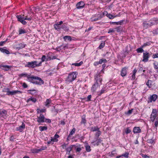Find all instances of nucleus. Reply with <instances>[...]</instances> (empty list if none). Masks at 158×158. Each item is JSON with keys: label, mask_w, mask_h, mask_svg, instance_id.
Returning a JSON list of instances; mask_svg holds the SVG:
<instances>
[{"label": "nucleus", "mask_w": 158, "mask_h": 158, "mask_svg": "<svg viewBox=\"0 0 158 158\" xmlns=\"http://www.w3.org/2000/svg\"><path fill=\"white\" fill-rule=\"evenodd\" d=\"M28 81L36 85H41L44 83V81L40 77L32 76L31 77L28 75L27 77Z\"/></svg>", "instance_id": "1"}, {"label": "nucleus", "mask_w": 158, "mask_h": 158, "mask_svg": "<svg viewBox=\"0 0 158 158\" xmlns=\"http://www.w3.org/2000/svg\"><path fill=\"white\" fill-rule=\"evenodd\" d=\"M77 74V73L76 72H73L69 73L65 80L66 83L69 84L73 81L76 78Z\"/></svg>", "instance_id": "2"}, {"label": "nucleus", "mask_w": 158, "mask_h": 158, "mask_svg": "<svg viewBox=\"0 0 158 158\" xmlns=\"http://www.w3.org/2000/svg\"><path fill=\"white\" fill-rule=\"evenodd\" d=\"M158 19L154 18L153 19L150 20L148 21H144L143 23V27L146 29L151 26L156 24L158 23Z\"/></svg>", "instance_id": "3"}, {"label": "nucleus", "mask_w": 158, "mask_h": 158, "mask_svg": "<svg viewBox=\"0 0 158 158\" xmlns=\"http://www.w3.org/2000/svg\"><path fill=\"white\" fill-rule=\"evenodd\" d=\"M40 66H41V62L38 63L37 61H33L27 62L25 66L34 68Z\"/></svg>", "instance_id": "4"}, {"label": "nucleus", "mask_w": 158, "mask_h": 158, "mask_svg": "<svg viewBox=\"0 0 158 158\" xmlns=\"http://www.w3.org/2000/svg\"><path fill=\"white\" fill-rule=\"evenodd\" d=\"M95 82L96 83L101 85L102 81V76L100 73H97L94 76Z\"/></svg>", "instance_id": "5"}, {"label": "nucleus", "mask_w": 158, "mask_h": 158, "mask_svg": "<svg viewBox=\"0 0 158 158\" xmlns=\"http://www.w3.org/2000/svg\"><path fill=\"white\" fill-rule=\"evenodd\" d=\"M9 89V88H6L5 90V91L6 92V95H15L17 93H19L20 94L22 93V91L17 90H13L12 91H10Z\"/></svg>", "instance_id": "6"}, {"label": "nucleus", "mask_w": 158, "mask_h": 158, "mask_svg": "<svg viewBox=\"0 0 158 158\" xmlns=\"http://www.w3.org/2000/svg\"><path fill=\"white\" fill-rule=\"evenodd\" d=\"M150 57V55L149 53L146 51L143 53V61L147 62L148 61V58Z\"/></svg>", "instance_id": "7"}, {"label": "nucleus", "mask_w": 158, "mask_h": 158, "mask_svg": "<svg viewBox=\"0 0 158 158\" xmlns=\"http://www.w3.org/2000/svg\"><path fill=\"white\" fill-rule=\"evenodd\" d=\"M85 5V4L84 2L80 1L77 4L76 8L78 9H82L84 7Z\"/></svg>", "instance_id": "8"}, {"label": "nucleus", "mask_w": 158, "mask_h": 158, "mask_svg": "<svg viewBox=\"0 0 158 158\" xmlns=\"http://www.w3.org/2000/svg\"><path fill=\"white\" fill-rule=\"evenodd\" d=\"M45 117L44 115L40 114L39 117H38L37 121L39 123H43L44 122Z\"/></svg>", "instance_id": "9"}, {"label": "nucleus", "mask_w": 158, "mask_h": 158, "mask_svg": "<svg viewBox=\"0 0 158 158\" xmlns=\"http://www.w3.org/2000/svg\"><path fill=\"white\" fill-rule=\"evenodd\" d=\"M128 68V67H124L122 69L120 74L122 77H123L127 75Z\"/></svg>", "instance_id": "10"}, {"label": "nucleus", "mask_w": 158, "mask_h": 158, "mask_svg": "<svg viewBox=\"0 0 158 158\" xmlns=\"http://www.w3.org/2000/svg\"><path fill=\"white\" fill-rule=\"evenodd\" d=\"M133 131L135 134L140 133L141 132V129L140 127H135L133 128Z\"/></svg>", "instance_id": "11"}, {"label": "nucleus", "mask_w": 158, "mask_h": 158, "mask_svg": "<svg viewBox=\"0 0 158 158\" xmlns=\"http://www.w3.org/2000/svg\"><path fill=\"white\" fill-rule=\"evenodd\" d=\"M25 124L23 123H22V124L20 126L17 127L16 128V130L19 131L20 132H22L23 131V129L25 128Z\"/></svg>", "instance_id": "12"}, {"label": "nucleus", "mask_w": 158, "mask_h": 158, "mask_svg": "<svg viewBox=\"0 0 158 158\" xmlns=\"http://www.w3.org/2000/svg\"><path fill=\"white\" fill-rule=\"evenodd\" d=\"M101 85L96 83L95 82L94 84L93 85L91 88V90L93 92H95L97 88L99 86Z\"/></svg>", "instance_id": "13"}, {"label": "nucleus", "mask_w": 158, "mask_h": 158, "mask_svg": "<svg viewBox=\"0 0 158 158\" xmlns=\"http://www.w3.org/2000/svg\"><path fill=\"white\" fill-rule=\"evenodd\" d=\"M76 147V145H71L69 147L67 148H66V150L67 151L66 154H68V155H70V152L72 150V149L73 147Z\"/></svg>", "instance_id": "14"}, {"label": "nucleus", "mask_w": 158, "mask_h": 158, "mask_svg": "<svg viewBox=\"0 0 158 158\" xmlns=\"http://www.w3.org/2000/svg\"><path fill=\"white\" fill-rule=\"evenodd\" d=\"M56 58V56H50V53H48L47 55V59L46 60V61L48 60H51L55 59Z\"/></svg>", "instance_id": "15"}, {"label": "nucleus", "mask_w": 158, "mask_h": 158, "mask_svg": "<svg viewBox=\"0 0 158 158\" xmlns=\"http://www.w3.org/2000/svg\"><path fill=\"white\" fill-rule=\"evenodd\" d=\"M125 20H122L118 22H110V24H115L116 25H118L119 24L121 25L123 24V22Z\"/></svg>", "instance_id": "16"}, {"label": "nucleus", "mask_w": 158, "mask_h": 158, "mask_svg": "<svg viewBox=\"0 0 158 158\" xmlns=\"http://www.w3.org/2000/svg\"><path fill=\"white\" fill-rule=\"evenodd\" d=\"M95 139L97 140L96 141H94L92 142L93 143H94V145L98 146L99 144L102 141V140L100 138H96Z\"/></svg>", "instance_id": "17"}, {"label": "nucleus", "mask_w": 158, "mask_h": 158, "mask_svg": "<svg viewBox=\"0 0 158 158\" xmlns=\"http://www.w3.org/2000/svg\"><path fill=\"white\" fill-rule=\"evenodd\" d=\"M154 69L156 73H158V62L155 61L153 63Z\"/></svg>", "instance_id": "18"}, {"label": "nucleus", "mask_w": 158, "mask_h": 158, "mask_svg": "<svg viewBox=\"0 0 158 158\" xmlns=\"http://www.w3.org/2000/svg\"><path fill=\"white\" fill-rule=\"evenodd\" d=\"M157 96L156 94H154L152 95L150 98V102H151L152 101H155L157 99Z\"/></svg>", "instance_id": "19"}, {"label": "nucleus", "mask_w": 158, "mask_h": 158, "mask_svg": "<svg viewBox=\"0 0 158 158\" xmlns=\"http://www.w3.org/2000/svg\"><path fill=\"white\" fill-rule=\"evenodd\" d=\"M2 67H3L2 69L7 71L9 70L10 69H11L12 66L10 65H2Z\"/></svg>", "instance_id": "20"}, {"label": "nucleus", "mask_w": 158, "mask_h": 158, "mask_svg": "<svg viewBox=\"0 0 158 158\" xmlns=\"http://www.w3.org/2000/svg\"><path fill=\"white\" fill-rule=\"evenodd\" d=\"M97 18H96L94 19H93V17L91 18V21L92 22L96 21L98 20H100L102 18V17H101V16L100 15V14L97 15Z\"/></svg>", "instance_id": "21"}, {"label": "nucleus", "mask_w": 158, "mask_h": 158, "mask_svg": "<svg viewBox=\"0 0 158 158\" xmlns=\"http://www.w3.org/2000/svg\"><path fill=\"white\" fill-rule=\"evenodd\" d=\"M7 114V111L5 110H0V116L3 117L4 115H6Z\"/></svg>", "instance_id": "22"}, {"label": "nucleus", "mask_w": 158, "mask_h": 158, "mask_svg": "<svg viewBox=\"0 0 158 158\" xmlns=\"http://www.w3.org/2000/svg\"><path fill=\"white\" fill-rule=\"evenodd\" d=\"M86 122V120L85 119V115H83L81 117V124H85Z\"/></svg>", "instance_id": "23"}, {"label": "nucleus", "mask_w": 158, "mask_h": 158, "mask_svg": "<svg viewBox=\"0 0 158 158\" xmlns=\"http://www.w3.org/2000/svg\"><path fill=\"white\" fill-rule=\"evenodd\" d=\"M26 44L24 43H20L17 45V48L21 49L25 47Z\"/></svg>", "instance_id": "24"}, {"label": "nucleus", "mask_w": 158, "mask_h": 158, "mask_svg": "<svg viewBox=\"0 0 158 158\" xmlns=\"http://www.w3.org/2000/svg\"><path fill=\"white\" fill-rule=\"evenodd\" d=\"M100 128L98 127L97 126L96 127H92L90 128V131L94 132L97 131L99 130Z\"/></svg>", "instance_id": "25"}, {"label": "nucleus", "mask_w": 158, "mask_h": 158, "mask_svg": "<svg viewBox=\"0 0 158 158\" xmlns=\"http://www.w3.org/2000/svg\"><path fill=\"white\" fill-rule=\"evenodd\" d=\"M32 101L34 103H35L36 102L37 99L35 98L31 97L30 98L27 99V102L28 103L29 101Z\"/></svg>", "instance_id": "26"}, {"label": "nucleus", "mask_w": 158, "mask_h": 158, "mask_svg": "<svg viewBox=\"0 0 158 158\" xmlns=\"http://www.w3.org/2000/svg\"><path fill=\"white\" fill-rule=\"evenodd\" d=\"M58 24V23L55 24L53 25L55 30L58 31H60L61 29V27Z\"/></svg>", "instance_id": "27"}, {"label": "nucleus", "mask_w": 158, "mask_h": 158, "mask_svg": "<svg viewBox=\"0 0 158 158\" xmlns=\"http://www.w3.org/2000/svg\"><path fill=\"white\" fill-rule=\"evenodd\" d=\"M105 41H102L101 43L100 44L98 48L99 49H102L104 47L105 44Z\"/></svg>", "instance_id": "28"}, {"label": "nucleus", "mask_w": 158, "mask_h": 158, "mask_svg": "<svg viewBox=\"0 0 158 158\" xmlns=\"http://www.w3.org/2000/svg\"><path fill=\"white\" fill-rule=\"evenodd\" d=\"M19 35H20L23 34H25L27 32L26 30L24 29L20 28L19 31Z\"/></svg>", "instance_id": "29"}, {"label": "nucleus", "mask_w": 158, "mask_h": 158, "mask_svg": "<svg viewBox=\"0 0 158 158\" xmlns=\"http://www.w3.org/2000/svg\"><path fill=\"white\" fill-rule=\"evenodd\" d=\"M61 29H63L65 31H68L69 30L68 27L67 26V25L65 24H63L62 25L61 27Z\"/></svg>", "instance_id": "30"}, {"label": "nucleus", "mask_w": 158, "mask_h": 158, "mask_svg": "<svg viewBox=\"0 0 158 158\" xmlns=\"http://www.w3.org/2000/svg\"><path fill=\"white\" fill-rule=\"evenodd\" d=\"M143 46H141L140 48H138L136 50L137 52L138 53H140L144 52V50L143 49Z\"/></svg>", "instance_id": "31"}, {"label": "nucleus", "mask_w": 158, "mask_h": 158, "mask_svg": "<svg viewBox=\"0 0 158 158\" xmlns=\"http://www.w3.org/2000/svg\"><path fill=\"white\" fill-rule=\"evenodd\" d=\"M0 51L2 52L6 53V54H10L9 51L6 49H4L3 48H0Z\"/></svg>", "instance_id": "32"}, {"label": "nucleus", "mask_w": 158, "mask_h": 158, "mask_svg": "<svg viewBox=\"0 0 158 158\" xmlns=\"http://www.w3.org/2000/svg\"><path fill=\"white\" fill-rule=\"evenodd\" d=\"M63 39L65 41H66L67 40L70 41L72 40L71 37L70 36H65L64 37Z\"/></svg>", "instance_id": "33"}, {"label": "nucleus", "mask_w": 158, "mask_h": 158, "mask_svg": "<svg viewBox=\"0 0 158 158\" xmlns=\"http://www.w3.org/2000/svg\"><path fill=\"white\" fill-rule=\"evenodd\" d=\"M106 88H103L100 91V92H98V96H101L102 94L104 93L105 91H106Z\"/></svg>", "instance_id": "34"}, {"label": "nucleus", "mask_w": 158, "mask_h": 158, "mask_svg": "<svg viewBox=\"0 0 158 158\" xmlns=\"http://www.w3.org/2000/svg\"><path fill=\"white\" fill-rule=\"evenodd\" d=\"M101 131L99 130L95 133V138H98L101 135Z\"/></svg>", "instance_id": "35"}, {"label": "nucleus", "mask_w": 158, "mask_h": 158, "mask_svg": "<svg viewBox=\"0 0 158 158\" xmlns=\"http://www.w3.org/2000/svg\"><path fill=\"white\" fill-rule=\"evenodd\" d=\"M118 16V15H113L110 13L108 14L107 17L110 19H112Z\"/></svg>", "instance_id": "36"}, {"label": "nucleus", "mask_w": 158, "mask_h": 158, "mask_svg": "<svg viewBox=\"0 0 158 158\" xmlns=\"http://www.w3.org/2000/svg\"><path fill=\"white\" fill-rule=\"evenodd\" d=\"M137 72V70L136 69H134L133 71V74L132 76V79H135V74Z\"/></svg>", "instance_id": "37"}, {"label": "nucleus", "mask_w": 158, "mask_h": 158, "mask_svg": "<svg viewBox=\"0 0 158 158\" xmlns=\"http://www.w3.org/2000/svg\"><path fill=\"white\" fill-rule=\"evenodd\" d=\"M39 128L40 130L41 131L46 130L48 129V127L47 126H40L39 127Z\"/></svg>", "instance_id": "38"}, {"label": "nucleus", "mask_w": 158, "mask_h": 158, "mask_svg": "<svg viewBox=\"0 0 158 158\" xmlns=\"http://www.w3.org/2000/svg\"><path fill=\"white\" fill-rule=\"evenodd\" d=\"M40 152V149L34 148L31 150V152L32 153H38Z\"/></svg>", "instance_id": "39"}, {"label": "nucleus", "mask_w": 158, "mask_h": 158, "mask_svg": "<svg viewBox=\"0 0 158 158\" xmlns=\"http://www.w3.org/2000/svg\"><path fill=\"white\" fill-rule=\"evenodd\" d=\"M115 29L116 30V31L117 32H121L123 30V28L121 26H119L115 28Z\"/></svg>", "instance_id": "40"}, {"label": "nucleus", "mask_w": 158, "mask_h": 158, "mask_svg": "<svg viewBox=\"0 0 158 158\" xmlns=\"http://www.w3.org/2000/svg\"><path fill=\"white\" fill-rule=\"evenodd\" d=\"M51 102V100L49 99H47L46 100V102H45V106H48V107L49 106Z\"/></svg>", "instance_id": "41"}, {"label": "nucleus", "mask_w": 158, "mask_h": 158, "mask_svg": "<svg viewBox=\"0 0 158 158\" xmlns=\"http://www.w3.org/2000/svg\"><path fill=\"white\" fill-rule=\"evenodd\" d=\"M156 117V116L153 115V114H151L150 118L151 121L152 122H154Z\"/></svg>", "instance_id": "42"}, {"label": "nucleus", "mask_w": 158, "mask_h": 158, "mask_svg": "<svg viewBox=\"0 0 158 158\" xmlns=\"http://www.w3.org/2000/svg\"><path fill=\"white\" fill-rule=\"evenodd\" d=\"M108 13V12L106 11H104L102 13L100 14L101 16V17L102 18L104 17L105 15L107 17Z\"/></svg>", "instance_id": "43"}, {"label": "nucleus", "mask_w": 158, "mask_h": 158, "mask_svg": "<svg viewBox=\"0 0 158 158\" xmlns=\"http://www.w3.org/2000/svg\"><path fill=\"white\" fill-rule=\"evenodd\" d=\"M129 155V153L128 152H125L121 156L122 157H124L126 158H128Z\"/></svg>", "instance_id": "44"}, {"label": "nucleus", "mask_w": 158, "mask_h": 158, "mask_svg": "<svg viewBox=\"0 0 158 158\" xmlns=\"http://www.w3.org/2000/svg\"><path fill=\"white\" fill-rule=\"evenodd\" d=\"M131 132V130L130 129L129 127H127L125 131V133L127 135L130 133Z\"/></svg>", "instance_id": "45"}, {"label": "nucleus", "mask_w": 158, "mask_h": 158, "mask_svg": "<svg viewBox=\"0 0 158 158\" xmlns=\"http://www.w3.org/2000/svg\"><path fill=\"white\" fill-rule=\"evenodd\" d=\"M85 150H86V152H90L91 150L90 149V147L89 145L87 144V145H86L85 146Z\"/></svg>", "instance_id": "46"}, {"label": "nucleus", "mask_w": 158, "mask_h": 158, "mask_svg": "<svg viewBox=\"0 0 158 158\" xmlns=\"http://www.w3.org/2000/svg\"><path fill=\"white\" fill-rule=\"evenodd\" d=\"M107 61L106 59L102 58L101 59L99 60V63H100V64H102V63H106Z\"/></svg>", "instance_id": "47"}, {"label": "nucleus", "mask_w": 158, "mask_h": 158, "mask_svg": "<svg viewBox=\"0 0 158 158\" xmlns=\"http://www.w3.org/2000/svg\"><path fill=\"white\" fill-rule=\"evenodd\" d=\"M147 141L148 143H150L151 144L155 143V140L153 138L152 139H148L147 140Z\"/></svg>", "instance_id": "48"}, {"label": "nucleus", "mask_w": 158, "mask_h": 158, "mask_svg": "<svg viewBox=\"0 0 158 158\" xmlns=\"http://www.w3.org/2000/svg\"><path fill=\"white\" fill-rule=\"evenodd\" d=\"M82 64L83 62L82 61H81L79 63H73L72 65H75L76 66H79L81 65Z\"/></svg>", "instance_id": "49"}, {"label": "nucleus", "mask_w": 158, "mask_h": 158, "mask_svg": "<svg viewBox=\"0 0 158 158\" xmlns=\"http://www.w3.org/2000/svg\"><path fill=\"white\" fill-rule=\"evenodd\" d=\"M152 81L148 80L147 82L146 83V85L149 87H151L152 85Z\"/></svg>", "instance_id": "50"}, {"label": "nucleus", "mask_w": 158, "mask_h": 158, "mask_svg": "<svg viewBox=\"0 0 158 158\" xmlns=\"http://www.w3.org/2000/svg\"><path fill=\"white\" fill-rule=\"evenodd\" d=\"M16 18L17 19L18 21L19 22H20V21H21L24 18V17H22V16L21 15H17Z\"/></svg>", "instance_id": "51"}, {"label": "nucleus", "mask_w": 158, "mask_h": 158, "mask_svg": "<svg viewBox=\"0 0 158 158\" xmlns=\"http://www.w3.org/2000/svg\"><path fill=\"white\" fill-rule=\"evenodd\" d=\"M143 68L142 65H139L138 68V72L139 73L141 72L143 70Z\"/></svg>", "instance_id": "52"}, {"label": "nucleus", "mask_w": 158, "mask_h": 158, "mask_svg": "<svg viewBox=\"0 0 158 158\" xmlns=\"http://www.w3.org/2000/svg\"><path fill=\"white\" fill-rule=\"evenodd\" d=\"M133 110V109H131V110H129L125 112V114H126L127 115H129L131 114Z\"/></svg>", "instance_id": "53"}, {"label": "nucleus", "mask_w": 158, "mask_h": 158, "mask_svg": "<svg viewBox=\"0 0 158 158\" xmlns=\"http://www.w3.org/2000/svg\"><path fill=\"white\" fill-rule=\"evenodd\" d=\"M32 17L31 16H30L29 17H28V15H26L24 19L26 20H28L29 21H31L32 20Z\"/></svg>", "instance_id": "54"}, {"label": "nucleus", "mask_w": 158, "mask_h": 158, "mask_svg": "<svg viewBox=\"0 0 158 158\" xmlns=\"http://www.w3.org/2000/svg\"><path fill=\"white\" fill-rule=\"evenodd\" d=\"M151 42H147L146 43H144L143 45H142V46H143V47L144 48V47L147 46H149L151 44Z\"/></svg>", "instance_id": "55"}, {"label": "nucleus", "mask_w": 158, "mask_h": 158, "mask_svg": "<svg viewBox=\"0 0 158 158\" xmlns=\"http://www.w3.org/2000/svg\"><path fill=\"white\" fill-rule=\"evenodd\" d=\"M47 59V58H46V56L44 55L42 56V57L41 58V61L40 62H41V64H42V62L44 61H46V60Z\"/></svg>", "instance_id": "56"}, {"label": "nucleus", "mask_w": 158, "mask_h": 158, "mask_svg": "<svg viewBox=\"0 0 158 158\" xmlns=\"http://www.w3.org/2000/svg\"><path fill=\"white\" fill-rule=\"evenodd\" d=\"M76 129L75 128H73L72 130L70 132V133L69 134H70V135H72L74 134L75 133V131H76Z\"/></svg>", "instance_id": "57"}, {"label": "nucleus", "mask_w": 158, "mask_h": 158, "mask_svg": "<svg viewBox=\"0 0 158 158\" xmlns=\"http://www.w3.org/2000/svg\"><path fill=\"white\" fill-rule=\"evenodd\" d=\"M158 111L156 109H152V114H158Z\"/></svg>", "instance_id": "58"}, {"label": "nucleus", "mask_w": 158, "mask_h": 158, "mask_svg": "<svg viewBox=\"0 0 158 158\" xmlns=\"http://www.w3.org/2000/svg\"><path fill=\"white\" fill-rule=\"evenodd\" d=\"M152 33L154 35H157L158 34V28L152 31Z\"/></svg>", "instance_id": "59"}, {"label": "nucleus", "mask_w": 158, "mask_h": 158, "mask_svg": "<svg viewBox=\"0 0 158 158\" xmlns=\"http://www.w3.org/2000/svg\"><path fill=\"white\" fill-rule=\"evenodd\" d=\"M33 10L35 12L39 11V8L38 7H33L32 8Z\"/></svg>", "instance_id": "60"}, {"label": "nucleus", "mask_w": 158, "mask_h": 158, "mask_svg": "<svg viewBox=\"0 0 158 158\" xmlns=\"http://www.w3.org/2000/svg\"><path fill=\"white\" fill-rule=\"evenodd\" d=\"M152 57L153 59L155 58H158V53L153 54Z\"/></svg>", "instance_id": "61"}, {"label": "nucleus", "mask_w": 158, "mask_h": 158, "mask_svg": "<svg viewBox=\"0 0 158 158\" xmlns=\"http://www.w3.org/2000/svg\"><path fill=\"white\" fill-rule=\"evenodd\" d=\"M115 32V30L113 28H110L109 29L108 33H114Z\"/></svg>", "instance_id": "62"}, {"label": "nucleus", "mask_w": 158, "mask_h": 158, "mask_svg": "<svg viewBox=\"0 0 158 158\" xmlns=\"http://www.w3.org/2000/svg\"><path fill=\"white\" fill-rule=\"evenodd\" d=\"M44 122L50 123H51V120L49 119L45 118Z\"/></svg>", "instance_id": "63"}, {"label": "nucleus", "mask_w": 158, "mask_h": 158, "mask_svg": "<svg viewBox=\"0 0 158 158\" xmlns=\"http://www.w3.org/2000/svg\"><path fill=\"white\" fill-rule=\"evenodd\" d=\"M141 155L143 158H150L149 156H148L146 154L144 155L143 154H142Z\"/></svg>", "instance_id": "64"}]
</instances>
